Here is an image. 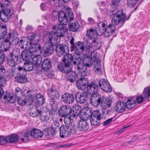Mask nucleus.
Listing matches in <instances>:
<instances>
[{
    "mask_svg": "<svg viewBox=\"0 0 150 150\" xmlns=\"http://www.w3.org/2000/svg\"><path fill=\"white\" fill-rule=\"evenodd\" d=\"M86 89L88 93L91 95L90 101L92 105L97 107L101 104L104 109L109 108L110 106L112 103L110 99L106 98L100 94H97L99 89L97 84L94 82L88 84Z\"/></svg>",
    "mask_w": 150,
    "mask_h": 150,
    "instance_id": "obj_1",
    "label": "nucleus"
},
{
    "mask_svg": "<svg viewBox=\"0 0 150 150\" xmlns=\"http://www.w3.org/2000/svg\"><path fill=\"white\" fill-rule=\"evenodd\" d=\"M76 65L78 66L81 62V58L79 57H73L71 54H67L62 59L63 63L59 64L57 69L61 72L68 73L72 71L71 62Z\"/></svg>",
    "mask_w": 150,
    "mask_h": 150,
    "instance_id": "obj_2",
    "label": "nucleus"
},
{
    "mask_svg": "<svg viewBox=\"0 0 150 150\" xmlns=\"http://www.w3.org/2000/svg\"><path fill=\"white\" fill-rule=\"evenodd\" d=\"M89 126L86 120L80 121L79 127L75 125L70 126H63L60 129V137L62 138L67 137L72 133H77L79 131L84 132L88 129Z\"/></svg>",
    "mask_w": 150,
    "mask_h": 150,
    "instance_id": "obj_3",
    "label": "nucleus"
},
{
    "mask_svg": "<svg viewBox=\"0 0 150 150\" xmlns=\"http://www.w3.org/2000/svg\"><path fill=\"white\" fill-rule=\"evenodd\" d=\"M58 38L59 37L55 35L54 33H50L49 35V41L45 43L41 52L44 56H49L51 54L54 49V45L59 42Z\"/></svg>",
    "mask_w": 150,
    "mask_h": 150,
    "instance_id": "obj_4",
    "label": "nucleus"
},
{
    "mask_svg": "<svg viewBox=\"0 0 150 150\" xmlns=\"http://www.w3.org/2000/svg\"><path fill=\"white\" fill-rule=\"evenodd\" d=\"M129 17L130 16L128 17H126V15L123 13V10H120L113 15L112 20V25H109L104 29L112 34L114 32L115 29V25L120 23L124 24L125 21L128 20Z\"/></svg>",
    "mask_w": 150,
    "mask_h": 150,
    "instance_id": "obj_5",
    "label": "nucleus"
},
{
    "mask_svg": "<svg viewBox=\"0 0 150 150\" xmlns=\"http://www.w3.org/2000/svg\"><path fill=\"white\" fill-rule=\"evenodd\" d=\"M59 22L60 24L54 26L53 27V30L50 32L54 33L57 37L60 38L64 36V33L68 31L67 27L64 26V25H66L68 24V19L67 18H62L60 17L58 18Z\"/></svg>",
    "mask_w": 150,
    "mask_h": 150,
    "instance_id": "obj_6",
    "label": "nucleus"
},
{
    "mask_svg": "<svg viewBox=\"0 0 150 150\" xmlns=\"http://www.w3.org/2000/svg\"><path fill=\"white\" fill-rule=\"evenodd\" d=\"M49 95L50 96L49 100V104L51 107V110L50 113L53 114L56 111L58 105L57 101L59 100V95L56 90L52 87L48 90Z\"/></svg>",
    "mask_w": 150,
    "mask_h": 150,
    "instance_id": "obj_7",
    "label": "nucleus"
},
{
    "mask_svg": "<svg viewBox=\"0 0 150 150\" xmlns=\"http://www.w3.org/2000/svg\"><path fill=\"white\" fill-rule=\"evenodd\" d=\"M74 39L72 38L71 40L70 43L71 44V51H72L74 50L75 52L77 55H80L85 50V47H87L88 43V41H86V45H84V43L81 41H79L74 43Z\"/></svg>",
    "mask_w": 150,
    "mask_h": 150,
    "instance_id": "obj_8",
    "label": "nucleus"
},
{
    "mask_svg": "<svg viewBox=\"0 0 150 150\" xmlns=\"http://www.w3.org/2000/svg\"><path fill=\"white\" fill-rule=\"evenodd\" d=\"M7 64L11 67H14L19 63L21 60V55L15 53L14 51L10 52L6 57Z\"/></svg>",
    "mask_w": 150,
    "mask_h": 150,
    "instance_id": "obj_9",
    "label": "nucleus"
},
{
    "mask_svg": "<svg viewBox=\"0 0 150 150\" xmlns=\"http://www.w3.org/2000/svg\"><path fill=\"white\" fill-rule=\"evenodd\" d=\"M91 125L94 127H98L100 125L101 120L103 118L102 115L98 110H94L92 116L89 117Z\"/></svg>",
    "mask_w": 150,
    "mask_h": 150,
    "instance_id": "obj_10",
    "label": "nucleus"
},
{
    "mask_svg": "<svg viewBox=\"0 0 150 150\" xmlns=\"http://www.w3.org/2000/svg\"><path fill=\"white\" fill-rule=\"evenodd\" d=\"M13 13V11L11 9L6 7L0 13V17L3 21L6 22L11 18Z\"/></svg>",
    "mask_w": 150,
    "mask_h": 150,
    "instance_id": "obj_11",
    "label": "nucleus"
},
{
    "mask_svg": "<svg viewBox=\"0 0 150 150\" xmlns=\"http://www.w3.org/2000/svg\"><path fill=\"white\" fill-rule=\"evenodd\" d=\"M72 108L67 105H63L60 107L58 112L61 117H65L69 115H71Z\"/></svg>",
    "mask_w": 150,
    "mask_h": 150,
    "instance_id": "obj_12",
    "label": "nucleus"
},
{
    "mask_svg": "<svg viewBox=\"0 0 150 150\" xmlns=\"http://www.w3.org/2000/svg\"><path fill=\"white\" fill-rule=\"evenodd\" d=\"M99 87L104 92L110 93L112 91V88L108 81L102 79L98 82Z\"/></svg>",
    "mask_w": 150,
    "mask_h": 150,
    "instance_id": "obj_13",
    "label": "nucleus"
},
{
    "mask_svg": "<svg viewBox=\"0 0 150 150\" xmlns=\"http://www.w3.org/2000/svg\"><path fill=\"white\" fill-rule=\"evenodd\" d=\"M88 96V93L86 91L82 93H76L75 94V99L78 103H83L86 101V99Z\"/></svg>",
    "mask_w": 150,
    "mask_h": 150,
    "instance_id": "obj_14",
    "label": "nucleus"
},
{
    "mask_svg": "<svg viewBox=\"0 0 150 150\" xmlns=\"http://www.w3.org/2000/svg\"><path fill=\"white\" fill-rule=\"evenodd\" d=\"M10 40L6 37V38L0 39V50L2 51H6L10 47Z\"/></svg>",
    "mask_w": 150,
    "mask_h": 150,
    "instance_id": "obj_15",
    "label": "nucleus"
},
{
    "mask_svg": "<svg viewBox=\"0 0 150 150\" xmlns=\"http://www.w3.org/2000/svg\"><path fill=\"white\" fill-rule=\"evenodd\" d=\"M62 101L65 103L70 104L74 102V98L72 94L66 93L61 96Z\"/></svg>",
    "mask_w": 150,
    "mask_h": 150,
    "instance_id": "obj_16",
    "label": "nucleus"
},
{
    "mask_svg": "<svg viewBox=\"0 0 150 150\" xmlns=\"http://www.w3.org/2000/svg\"><path fill=\"white\" fill-rule=\"evenodd\" d=\"M88 81L84 78H80L76 82V84L78 89L80 90H84L87 88V84Z\"/></svg>",
    "mask_w": 150,
    "mask_h": 150,
    "instance_id": "obj_17",
    "label": "nucleus"
},
{
    "mask_svg": "<svg viewBox=\"0 0 150 150\" xmlns=\"http://www.w3.org/2000/svg\"><path fill=\"white\" fill-rule=\"evenodd\" d=\"M69 47L62 44H58L56 47V51L57 54L59 56H62L66 53V50H68Z\"/></svg>",
    "mask_w": 150,
    "mask_h": 150,
    "instance_id": "obj_18",
    "label": "nucleus"
},
{
    "mask_svg": "<svg viewBox=\"0 0 150 150\" xmlns=\"http://www.w3.org/2000/svg\"><path fill=\"white\" fill-rule=\"evenodd\" d=\"M33 53L31 52L28 50H23L21 54V57L22 59L25 61H30L33 56Z\"/></svg>",
    "mask_w": 150,
    "mask_h": 150,
    "instance_id": "obj_19",
    "label": "nucleus"
},
{
    "mask_svg": "<svg viewBox=\"0 0 150 150\" xmlns=\"http://www.w3.org/2000/svg\"><path fill=\"white\" fill-rule=\"evenodd\" d=\"M125 103L123 102L118 101L115 104V109L118 112L122 113L125 111L126 109Z\"/></svg>",
    "mask_w": 150,
    "mask_h": 150,
    "instance_id": "obj_20",
    "label": "nucleus"
},
{
    "mask_svg": "<svg viewBox=\"0 0 150 150\" xmlns=\"http://www.w3.org/2000/svg\"><path fill=\"white\" fill-rule=\"evenodd\" d=\"M51 66V61L49 59H44L41 64L42 69L45 71H48L50 69Z\"/></svg>",
    "mask_w": 150,
    "mask_h": 150,
    "instance_id": "obj_21",
    "label": "nucleus"
},
{
    "mask_svg": "<svg viewBox=\"0 0 150 150\" xmlns=\"http://www.w3.org/2000/svg\"><path fill=\"white\" fill-rule=\"evenodd\" d=\"M45 99L44 96L41 94L38 93L35 96L33 101L35 104L38 105H42L44 104Z\"/></svg>",
    "mask_w": 150,
    "mask_h": 150,
    "instance_id": "obj_22",
    "label": "nucleus"
},
{
    "mask_svg": "<svg viewBox=\"0 0 150 150\" xmlns=\"http://www.w3.org/2000/svg\"><path fill=\"white\" fill-rule=\"evenodd\" d=\"M44 133L42 131L38 129L34 128L32 129V137L35 139L41 138Z\"/></svg>",
    "mask_w": 150,
    "mask_h": 150,
    "instance_id": "obj_23",
    "label": "nucleus"
},
{
    "mask_svg": "<svg viewBox=\"0 0 150 150\" xmlns=\"http://www.w3.org/2000/svg\"><path fill=\"white\" fill-rule=\"evenodd\" d=\"M87 66L84 65H80L77 67L78 70L81 74V76H85L89 74V69Z\"/></svg>",
    "mask_w": 150,
    "mask_h": 150,
    "instance_id": "obj_24",
    "label": "nucleus"
},
{
    "mask_svg": "<svg viewBox=\"0 0 150 150\" xmlns=\"http://www.w3.org/2000/svg\"><path fill=\"white\" fill-rule=\"evenodd\" d=\"M69 26L70 30L75 32H77L79 29L80 28V25L77 21L74 22H69Z\"/></svg>",
    "mask_w": 150,
    "mask_h": 150,
    "instance_id": "obj_25",
    "label": "nucleus"
},
{
    "mask_svg": "<svg viewBox=\"0 0 150 150\" xmlns=\"http://www.w3.org/2000/svg\"><path fill=\"white\" fill-rule=\"evenodd\" d=\"M85 50L86 51V52L88 54L89 56L90 57L92 60L95 59L97 57V55L96 52L95 50L92 51V48L90 46V45H88L87 47H85Z\"/></svg>",
    "mask_w": 150,
    "mask_h": 150,
    "instance_id": "obj_26",
    "label": "nucleus"
},
{
    "mask_svg": "<svg viewBox=\"0 0 150 150\" xmlns=\"http://www.w3.org/2000/svg\"><path fill=\"white\" fill-rule=\"evenodd\" d=\"M26 75H16L14 78L15 81L18 83H23L27 81Z\"/></svg>",
    "mask_w": 150,
    "mask_h": 150,
    "instance_id": "obj_27",
    "label": "nucleus"
},
{
    "mask_svg": "<svg viewBox=\"0 0 150 150\" xmlns=\"http://www.w3.org/2000/svg\"><path fill=\"white\" fill-rule=\"evenodd\" d=\"M72 109L71 117H76L78 114L81 112V106L79 105H73Z\"/></svg>",
    "mask_w": 150,
    "mask_h": 150,
    "instance_id": "obj_28",
    "label": "nucleus"
},
{
    "mask_svg": "<svg viewBox=\"0 0 150 150\" xmlns=\"http://www.w3.org/2000/svg\"><path fill=\"white\" fill-rule=\"evenodd\" d=\"M7 33V26L6 24H0V39H4Z\"/></svg>",
    "mask_w": 150,
    "mask_h": 150,
    "instance_id": "obj_29",
    "label": "nucleus"
},
{
    "mask_svg": "<svg viewBox=\"0 0 150 150\" xmlns=\"http://www.w3.org/2000/svg\"><path fill=\"white\" fill-rule=\"evenodd\" d=\"M71 71L68 73H66L67 79V81L71 83H74L76 81L77 76L74 73H71Z\"/></svg>",
    "mask_w": 150,
    "mask_h": 150,
    "instance_id": "obj_30",
    "label": "nucleus"
},
{
    "mask_svg": "<svg viewBox=\"0 0 150 150\" xmlns=\"http://www.w3.org/2000/svg\"><path fill=\"white\" fill-rule=\"evenodd\" d=\"M19 137L16 134H13L11 135L8 136L6 138V142L9 143H14L18 140Z\"/></svg>",
    "mask_w": 150,
    "mask_h": 150,
    "instance_id": "obj_31",
    "label": "nucleus"
},
{
    "mask_svg": "<svg viewBox=\"0 0 150 150\" xmlns=\"http://www.w3.org/2000/svg\"><path fill=\"white\" fill-rule=\"evenodd\" d=\"M40 38V34L39 33H35L32 35L29 41H30V44L37 43L39 41Z\"/></svg>",
    "mask_w": 150,
    "mask_h": 150,
    "instance_id": "obj_32",
    "label": "nucleus"
},
{
    "mask_svg": "<svg viewBox=\"0 0 150 150\" xmlns=\"http://www.w3.org/2000/svg\"><path fill=\"white\" fill-rule=\"evenodd\" d=\"M83 65L87 66L88 68L91 67L93 65V60L88 55L86 56V57L83 59Z\"/></svg>",
    "mask_w": 150,
    "mask_h": 150,
    "instance_id": "obj_33",
    "label": "nucleus"
},
{
    "mask_svg": "<svg viewBox=\"0 0 150 150\" xmlns=\"http://www.w3.org/2000/svg\"><path fill=\"white\" fill-rule=\"evenodd\" d=\"M30 110V115L33 117H35L38 115H40L42 112L41 110H39L37 107H36L35 106L34 107L31 108Z\"/></svg>",
    "mask_w": 150,
    "mask_h": 150,
    "instance_id": "obj_34",
    "label": "nucleus"
},
{
    "mask_svg": "<svg viewBox=\"0 0 150 150\" xmlns=\"http://www.w3.org/2000/svg\"><path fill=\"white\" fill-rule=\"evenodd\" d=\"M4 99L6 102L14 103L16 102L15 99L13 97V94L10 93H7L4 95Z\"/></svg>",
    "mask_w": 150,
    "mask_h": 150,
    "instance_id": "obj_35",
    "label": "nucleus"
},
{
    "mask_svg": "<svg viewBox=\"0 0 150 150\" xmlns=\"http://www.w3.org/2000/svg\"><path fill=\"white\" fill-rule=\"evenodd\" d=\"M23 67L26 71H28L32 70L35 66L31 61H25L24 63Z\"/></svg>",
    "mask_w": 150,
    "mask_h": 150,
    "instance_id": "obj_36",
    "label": "nucleus"
},
{
    "mask_svg": "<svg viewBox=\"0 0 150 150\" xmlns=\"http://www.w3.org/2000/svg\"><path fill=\"white\" fill-rule=\"evenodd\" d=\"M19 43L21 47L24 50H27L29 49V46L31 44H30V41H28L25 40H23V39L21 40Z\"/></svg>",
    "mask_w": 150,
    "mask_h": 150,
    "instance_id": "obj_37",
    "label": "nucleus"
},
{
    "mask_svg": "<svg viewBox=\"0 0 150 150\" xmlns=\"http://www.w3.org/2000/svg\"><path fill=\"white\" fill-rule=\"evenodd\" d=\"M125 104L126 108L130 109L133 108L136 105L135 101V100H133L132 99V100L128 99L127 101L125 103Z\"/></svg>",
    "mask_w": 150,
    "mask_h": 150,
    "instance_id": "obj_38",
    "label": "nucleus"
},
{
    "mask_svg": "<svg viewBox=\"0 0 150 150\" xmlns=\"http://www.w3.org/2000/svg\"><path fill=\"white\" fill-rule=\"evenodd\" d=\"M32 59L33 61L32 62L35 67H37L41 64L42 58L40 56L33 57Z\"/></svg>",
    "mask_w": 150,
    "mask_h": 150,
    "instance_id": "obj_39",
    "label": "nucleus"
},
{
    "mask_svg": "<svg viewBox=\"0 0 150 150\" xmlns=\"http://www.w3.org/2000/svg\"><path fill=\"white\" fill-rule=\"evenodd\" d=\"M92 47L95 50H98L100 48L101 43L97 38H94L93 39Z\"/></svg>",
    "mask_w": 150,
    "mask_h": 150,
    "instance_id": "obj_40",
    "label": "nucleus"
},
{
    "mask_svg": "<svg viewBox=\"0 0 150 150\" xmlns=\"http://www.w3.org/2000/svg\"><path fill=\"white\" fill-rule=\"evenodd\" d=\"M17 99V101L19 105L23 106L25 105L26 103L28 102L29 99L27 100L26 99V97L25 96H22L20 97V96H18L16 97V99Z\"/></svg>",
    "mask_w": 150,
    "mask_h": 150,
    "instance_id": "obj_41",
    "label": "nucleus"
},
{
    "mask_svg": "<svg viewBox=\"0 0 150 150\" xmlns=\"http://www.w3.org/2000/svg\"><path fill=\"white\" fill-rule=\"evenodd\" d=\"M50 115L47 112H41L40 114V120L43 122H48L50 120Z\"/></svg>",
    "mask_w": 150,
    "mask_h": 150,
    "instance_id": "obj_42",
    "label": "nucleus"
},
{
    "mask_svg": "<svg viewBox=\"0 0 150 150\" xmlns=\"http://www.w3.org/2000/svg\"><path fill=\"white\" fill-rule=\"evenodd\" d=\"M13 0H0V13L3 8L6 7L9 2Z\"/></svg>",
    "mask_w": 150,
    "mask_h": 150,
    "instance_id": "obj_43",
    "label": "nucleus"
},
{
    "mask_svg": "<svg viewBox=\"0 0 150 150\" xmlns=\"http://www.w3.org/2000/svg\"><path fill=\"white\" fill-rule=\"evenodd\" d=\"M17 69L16 75H27V72L25 69L23 67L18 66Z\"/></svg>",
    "mask_w": 150,
    "mask_h": 150,
    "instance_id": "obj_44",
    "label": "nucleus"
},
{
    "mask_svg": "<svg viewBox=\"0 0 150 150\" xmlns=\"http://www.w3.org/2000/svg\"><path fill=\"white\" fill-rule=\"evenodd\" d=\"M64 122L65 124L66 125H63L61 126L60 128V129L61 127L63 126H72L73 125H74L73 124H72V123L73 122V120L71 118V117H65L64 119Z\"/></svg>",
    "mask_w": 150,
    "mask_h": 150,
    "instance_id": "obj_45",
    "label": "nucleus"
},
{
    "mask_svg": "<svg viewBox=\"0 0 150 150\" xmlns=\"http://www.w3.org/2000/svg\"><path fill=\"white\" fill-rule=\"evenodd\" d=\"M94 30L92 28L87 30L86 36L89 39H93L94 38Z\"/></svg>",
    "mask_w": 150,
    "mask_h": 150,
    "instance_id": "obj_46",
    "label": "nucleus"
},
{
    "mask_svg": "<svg viewBox=\"0 0 150 150\" xmlns=\"http://www.w3.org/2000/svg\"><path fill=\"white\" fill-rule=\"evenodd\" d=\"M18 37V34L16 30H13L9 32L7 35V37L9 40L11 38Z\"/></svg>",
    "mask_w": 150,
    "mask_h": 150,
    "instance_id": "obj_47",
    "label": "nucleus"
},
{
    "mask_svg": "<svg viewBox=\"0 0 150 150\" xmlns=\"http://www.w3.org/2000/svg\"><path fill=\"white\" fill-rule=\"evenodd\" d=\"M65 13L67 19H68L69 22L72 21L74 18V15L73 12L70 10L68 9L66 11Z\"/></svg>",
    "mask_w": 150,
    "mask_h": 150,
    "instance_id": "obj_48",
    "label": "nucleus"
},
{
    "mask_svg": "<svg viewBox=\"0 0 150 150\" xmlns=\"http://www.w3.org/2000/svg\"><path fill=\"white\" fill-rule=\"evenodd\" d=\"M142 95L145 98L150 97V86L145 88L142 93Z\"/></svg>",
    "mask_w": 150,
    "mask_h": 150,
    "instance_id": "obj_49",
    "label": "nucleus"
},
{
    "mask_svg": "<svg viewBox=\"0 0 150 150\" xmlns=\"http://www.w3.org/2000/svg\"><path fill=\"white\" fill-rule=\"evenodd\" d=\"M93 66L94 67L100 66V61L98 57H96L93 59Z\"/></svg>",
    "mask_w": 150,
    "mask_h": 150,
    "instance_id": "obj_50",
    "label": "nucleus"
},
{
    "mask_svg": "<svg viewBox=\"0 0 150 150\" xmlns=\"http://www.w3.org/2000/svg\"><path fill=\"white\" fill-rule=\"evenodd\" d=\"M84 112L86 113V115H87L88 118H89L92 116V113H93L94 111H92V110L91 108L88 107L85 108Z\"/></svg>",
    "mask_w": 150,
    "mask_h": 150,
    "instance_id": "obj_51",
    "label": "nucleus"
},
{
    "mask_svg": "<svg viewBox=\"0 0 150 150\" xmlns=\"http://www.w3.org/2000/svg\"><path fill=\"white\" fill-rule=\"evenodd\" d=\"M10 43L12 45H16L19 43V41L18 37L11 38L10 40Z\"/></svg>",
    "mask_w": 150,
    "mask_h": 150,
    "instance_id": "obj_52",
    "label": "nucleus"
},
{
    "mask_svg": "<svg viewBox=\"0 0 150 150\" xmlns=\"http://www.w3.org/2000/svg\"><path fill=\"white\" fill-rule=\"evenodd\" d=\"M5 55L2 51H0V64H2L5 60Z\"/></svg>",
    "mask_w": 150,
    "mask_h": 150,
    "instance_id": "obj_53",
    "label": "nucleus"
},
{
    "mask_svg": "<svg viewBox=\"0 0 150 150\" xmlns=\"http://www.w3.org/2000/svg\"><path fill=\"white\" fill-rule=\"evenodd\" d=\"M137 0H127V5L129 7H132L135 5Z\"/></svg>",
    "mask_w": 150,
    "mask_h": 150,
    "instance_id": "obj_54",
    "label": "nucleus"
},
{
    "mask_svg": "<svg viewBox=\"0 0 150 150\" xmlns=\"http://www.w3.org/2000/svg\"><path fill=\"white\" fill-rule=\"evenodd\" d=\"M144 97H143L142 95H141L136 98V101L137 103L139 104L142 103L145 100Z\"/></svg>",
    "mask_w": 150,
    "mask_h": 150,
    "instance_id": "obj_55",
    "label": "nucleus"
},
{
    "mask_svg": "<svg viewBox=\"0 0 150 150\" xmlns=\"http://www.w3.org/2000/svg\"><path fill=\"white\" fill-rule=\"evenodd\" d=\"M80 117L83 120H87L88 117L87 115H86L85 112L82 111L80 112Z\"/></svg>",
    "mask_w": 150,
    "mask_h": 150,
    "instance_id": "obj_56",
    "label": "nucleus"
},
{
    "mask_svg": "<svg viewBox=\"0 0 150 150\" xmlns=\"http://www.w3.org/2000/svg\"><path fill=\"white\" fill-rule=\"evenodd\" d=\"M29 49V50L31 52L33 53V54H33L34 53H36V52H37V49L35 48V47H33L32 43L30 45Z\"/></svg>",
    "mask_w": 150,
    "mask_h": 150,
    "instance_id": "obj_57",
    "label": "nucleus"
},
{
    "mask_svg": "<svg viewBox=\"0 0 150 150\" xmlns=\"http://www.w3.org/2000/svg\"><path fill=\"white\" fill-rule=\"evenodd\" d=\"M6 79L3 76L0 75V87L3 86L6 82Z\"/></svg>",
    "mask_w": 150,
    "mask_h": 150,
    "instance_id": "obj_58",
    "label": "nucleus"
},
{
    "mask_svg": "<svg viewBox=\"0 0 150 150\" xmlns=\"http://www.w3.org/2000/svg\"><path fill=\"white\" fill-rule=\"evenodd\" d=\"M27 93L29 98L30 99V103L29 104H30V103L33 102V99L32 95V92L31 91H28L27 92Z\"/></svg>",
    "mask_w": 150,
    "mask_h": 150,
    "instance_id": "obj_59",
    "label": "nucleus"
},
{
    "mask_svg": "<svg viewBox=\"0 0 150 150\" xmlns=\"http://www.w3.org/2000/svg\"><path fill=\"white\" fill-rule=\"evenodd\" d=\"M32 44H33V47H35V48L36 49H37V52H38V51L39 50L41 52L42 49L39 44H37L36 43H32Z\"/></svg>",
    "mask_w": 150,
    "mask_h": 150,
    "instance_id": "obj_60",
    "label": "nucleus"
},
{
    "mask_svg": "<svg viewBox=\"0 0 150 150\" xmlns=\"http://www.w3.org/2000/svg\"><path fill=\"white\" fill-rule=\"evenodd\" d=\"M31 136L32 137V130L31 132L27 131L25 133L24 137L25 138H27L28 140H29V138Z\"/></svg>",
    "mask_w": 150,
    "mask_h": 150,
    "instance_id": "obj_61",
    "label": "nucleus"
},
{
    "mask_svg": "<svg viewBox=\"0 0 150 150\" xmlns=\"http://www.w3.org/2000/svg\"><path fill=\"white\" fill-rule=\"evenodd\" d=\"M60 17L62 18H67V16L66 15L65 13L64 12L62 11H60L59 13L58 18H60Z\"/></svg>",
    "mask_w": 150,
    "mask_h": 150,
    "instance_id": "obj_62",
    "label": "nucleus"
},
{
    "mask_svg": "<svg viewBox=\"0 0 150 150\" xmlns=\"http://www.w3.org/2000/svg\"><path fill=\"white\" fill-rule=\"evenodd\" d=\"M113 118H111L105 121L103 123V126H106L109 125L112 120Z\"/></svg>",
    "mask_w": 150,
    "mask_h": 150,
    "instance_id": "obj_63",
    "label": "nucleus"
},
{
    "mask_svg": "<svg viewBox=\"0 0 150 150\" xmlns=\"http://www.w3.org/2000/svg\"><path fill=\"white\" fill-rule=\"evenodd\" d=\"M51 127L56 129H57V128L59 129V123L56 122H54Z\"/></svg>",
    "mask_w": 150,
    "mask_h": 150,
    "instance_id": "obj_64",
    "label": "nucleus"
}]
</instances>
